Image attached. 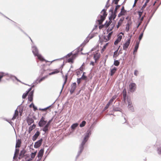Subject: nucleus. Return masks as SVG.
Returning <instances> with one entry per match:
<instances>
[{
	"instance_id": "obj_63",
	"label": "nucleus",
	"mask_w": 161,
	"mask_h": 161,
	"mask_svg": "<svg viewBox=\"0 0 161 161\" xmlns=\"http://www.w3.org/2000/svg\"><path fill=\"white\" fill-rule=\"evenodd\" d=\"M67 79V76L66 75L65 76V78L64 83H65L66 82Z\"/></svg>"
},
{
	"instance_id": "obj_47",
	"label": "nucleus",
	"mask_w": 161,
	"mask_h": 161,
	"mask_svg": "<svg viewBox=\"0 0 161 161\" xmlns=\"http://www.w3.org/2000/svg\"><path fill=\"white\" fill-rule=\"evenodd\" d=\"M143 33L141 34L139 37V41H140L142 39L143 37Z\"/></svg>"
},
{
	"instance_id": "obj_52",
	"label": "nucleus",
	"mask_w": 161,
	"mask_h": 161,
	"mask_svg": "<svg viewBox=\"0 0 161 161\" xmlns=\"http://www.w3.org/2000/svg\"><path fill=\"white\" fill-rule=\"evenodd\" d=\"M83 64L82 66L80 67L79 69L78 70H79L80 71L82 72L83 70Z\"/></svg>"
},
{
	"instance_id": "obj_13",
	"label": "nucleus",
	"mask_w": 161,
	"mask_h": 161,
	"mask_svg": "<svg viewBox=\"0 0 161 161\" xmlns=\"http://www.w3.org/2000/svg\"><path fill=\"white\" fill-rule=\"evenodd\" d=\"M124 17L121 18L119 21L118 25H117V27L118 28L122 24L124 20Z\"/></svg>"
},
{
	"instance_id": "obj_21",
	"label": "nucleus",
	"mask_w": 161,
	"mask_h": 161,
	"mask_svg": "<svg viewBox=\"0 0 161 161\" xmlns=\"http://www.w3.org/2000/svg\"><path fill=\"white\" fill-rule=\"evenodd\" d=\"M36 127V125L33 124L32 126H31L29 129L28 132L29 133H30L31 131L34 129Z\"/></svg>"
},
{
	"instance_id": "obj_30",
	"label": "nucleus",
	"mask_w": 161,
	"mask_h": 161,
	"mask_svg": "<svg viewBox=\"0 0 161 161\" xmlns=\"http://www.w3.org/2000/svg\"><path fill=\"white\" fill-rule=\"evenodd\" d=\"M47 76H46L42 77L40 79H39L37 80V81H38V83H40L41 81H42L44 80L47 77Z\"/></svg>"
},
{
	"instance_id": "obj_62",
	"label": "nucleus",
	"mask_w": 161,
	"mask_h": 161,
	"mask_svg": "<svg viewBox=\"0 0 161 161\" xmlns=\"http://www.w3.org/2000/svg\"><path fill=\"white\" fill-rule=\"evenodd\" d=\"M112 104L111 103H110V102L109 101V102H108V103L107 104V106H109V105H110V104Z\"/></svg>"
},
{
	"instance_id": "obj_18",
	"label": "nucleus",
	"mask_w": 161,
	"mask_h": 161,
	"mask_svg": "<svg viewBox=\"0 0 161 161\" xmlns=\"http://www.w3.org/2000/svg\"><path fill=\"white\" fill-rule=\"evenodd\" d=\"M60 71V69H56L54 70L51 73H49V75H53L54 74H57Z\"/></svg>"
},
{
	"instance_id": "obj_7",
	"label": "nucleus",
	"mask_w": 161,
	"mask_h": 161,
	"mask_svg": "<svg viewBox=\"0 0 161 161\" xmlns=\"http://www.w3.org/2000/svg\"><path fill=\"white\" fill-rule=\"evenodd\" d=\"M76 87V84L75 83H73L71 85V88L70 90L71 94L73 93L75 91Z\"/></svg>"
},
{
	"instance_id": "obj_19",
	"label": "nucleus",
	"mask_w": 161,
	"mask_h": 161,
	"mask_svg": "<svg viewBox=\"0 0 161 161\" xmlns=\"http://www.w3.org/2000/svg\"><path fill=\"white\" fill-rule=\"evenodd\" d=\"M32 89V87L30 88L28 90V91L26 92V93H25L23 94L22 95V98L23 99H25L26 98V97L27 96L28 94L29 93V92L31 91Z\"/></svg>"
},
{
	"instance_id": "obj_10",
	"label": "nucleus",
	"mask_w": 161,
	"mask_h": 161,
	"mask_svg": "<svg viewBox=\"0 0 161 161\" xmlns=\"http://www.w3.org/2000/svg\"><path fill=\"white\" fill-rule=\"evenodd\" d=\"M122 38V36L121 35L117 37V39L114 42V44L115 45H117L121 40Z\"/></svg>"
},
{
	"instance_id": "obj_43",
	"label": "nucleus",
	"mask_w": 161,
	"mask_h": 161,
	"mask_svg": "<svg viewBox=\"0 0 161 161\" xmlns=\"http://www.w3.org/2000/svg\"><path fill=\"white\" fill-rule=\"evenodd\" d=\"M54 61V60L52 61H48L46 60L45 62L46 63H48L47 64V65H50Z\"/></svg>"
},
{
	"instance_id": "obj_16",
	"label": "nucleus",
	"mask_w": 161,
	"mask_h": 161,
	"mask_svg": "<svg viewBox=\"0 0 161 161\" xmlns=\"http://www.w3.org/2000/svg\"><path fill=\"white\" fill-rule=\"evenodd\" d=\"M19 115V111L17 110H15L14 114L12 119V120H14Z\"/></svg>"
},
{
	"instance_id": "obj_28",
	"label": "nucleus",
	"mask_w": 161,
	"mask_h": 161,
	"mask_svg": "<svg viewBox=\"0 0 161 161\" xmlns=\"http://www.w3.org/2000/svg\"><path fill=\"white\" fill-rule=\"evenodd\" d=\"M139 42H137L135 46V49L134 50V53L135 52H136L137 51V50L138 48L139 47Z\"/></svg>"
},
{
	"instance_id": "obj_6",
	"label": "nucleus",
	"mask_w": 161,
	"mask_h": 161,
	"mask_svg": "<svg viewBox=\"0 0 161 161\" xmlns=\"http://www.w3.org/2000/svg\"><path fill=\"white\" fill-rule=\"evenodd\" d=\"M130 43V39L128 40L124 44L123 46V49L124 50H126Z\"/></svg>"
},
{
	"instance_id": "obj_29",
	"label": "nucleus",
	"mask_w": 161,
	"mask_h": 161,
	"mask_svg": "<svg viewBox=\"0 0 161 161\" xmlns=\"http://www.w3.org/2000/svg\"><path fill=\"white\" fill-rule=\"evenodd\" d=\"M48 127L49 126H48L47 125H46L43 128L42 130L43 131L45 132H46L48 130Z\"/></svg>"
},
{
	"instance_id": "obj_15",
	"label": "nucleus",
	"mask_w": 161,
	"mask_h": 161,
	"mask_svg": "<svg viewBox=\"0 0 161 161\" xmlns=\"http://www.w3.org/2000/svg\"><path fill=\"white\" fill-rule=\"evenodd\" d=\"M122 93H123V99H124V101H125L126 99V97H127L126 90L125 88H124L123 89Z\"/></svg>"
},
{
	"instance_id": "obj_22",
	"label": "nucleus",
	"mask_w": 161,
	"mask_h": 161,
	"mask_svg": "<svg viewBox=\"0 0 161 161\" xmlns=\"http://www.w3.org/2000/svg\"><path fill=\"white\" fill-rule=\"evenodd\" d=\"M117 69L116 67H114L113 69H111L110 72V75L113 76L117 71Z\"/></svg>"
},
{
	"instance_id": "obj_17",
	"label": "nucleus",
	"mask_w": 161,
	"mask_h": 161,
	"mask_svg": "<svg viewBox=\"0 0 161 161\" xmlns=\"http://www.w3.org/2000/svg\"><path fill=\"white\" fill-rule=\"evenodd\" d=\"M44 151V150L42 149H41L40 150L37 156L38 158H41L42 157Z\"/></svg>"
},
{
	"instance_id": "obj_57",
	"label": "nucleus",
	"mask_w": 161,
	"mask_h": 161,
	"mask_svg": "<svg viewBox=\"0 0 161 161\" xmlns=\"http://www.w3.org/2000/svg\"><path fill=\"white\" fill-rule=\"evenodd\" d=\"M128 107L131 110H132L133 109V108L132 106V104H131V105H130L129 106H128Z\"/></svg>"
},
{
	"instance_id": "obj_12",
	"label": "nucleus",
	"mask_w": 161,
	"mask_h": 161,
	"mask_svg": "<svg viewBox=\"0 0 161 161\" xmlns=\"http://www.w3.org/2000/svg\"><path fill=\"white\" fill-rule=\"evenodd\" d=\"M113 34V32L112 31L111 32H110L108 36H107V38H106V37H105L104 38V40H105V42H107L108 41H109L111 38V36Z\"/></svg>"
},
{
	"instance_id": "obj_44",
	"label": "nucleus",
	"mask_w": 161,
	"mask_h": 161,
	"mask_svg": "<svg viewBox=\"0 0 161 161\" xmlns=\"http://www.w3.org/2000/svg\"><path fill=\"white\" fill-rule=\"evenodd\" d=\"M28 99L29 101L30 102H31L33 100V97L30 96H28Z\"/></svg>"
},
{
	"instance_id": "obj_35",
	"label": "nucleus",
	"mask_w": 161,
	"mask_h": 161,
	"mask_svg": "<svg viewBox=\"0 0 161 161\" xmlns=\"http://www.w3.org/2000/svg\"><path fill=\"white\" fill-rule=\"evenodd\" d=\"M119 62L118 60H115L114 62V64L116 66L119 65Z\"/></svg>"
},
{
	"instance_id": "obj_46",
	"label": "nucleus",
	"mask_w": 161,
	"mask_h": 161,
	"mask_svg": "<svg viewBox=\"0 0 161 161\" xmlns=\"http://www.w3.org/2000/svg\"><path fill=\"white\" fill-rule=\"evenodd\" d=\"M120 6L119 5H118L116 6L114 10V12L115 13H116L117 12V9L119 8Z\"/></svg>"
},
{
	"instance_id": "obj_20",
	"label": "nucleus",
	"mask_w": 161,
	"mask_h": 161,
	"mask_svg": "<svg viewBox=\"0 0 161 161\" xmlns=\"http://www.w3.org/2000/svg\"><path fill=\"white\" fill-rule=\"evenodd\" d=\"M21 144V141L20 139H18L16 140V147H19Z\"/></svg>"
},
{
	"instance_id": "obj_25",
	"label": "nucleus",
	"mask_w": 161,
	"mask_h": 161,
	"mask_svg": "<svg viewBox=\"0 0 161 161\" xmlns=\"http://www.w3.org/2000/svg\"><path fill=\"white\" fill-rule=\"evenodd\" d=\"M27 122L29 125H30L31 124L34 122V120L32 118H28L27 119Z\"/></svg>"
},
{
	"instance_id": "obj_64",
	"label": "nucleus",
	"mask_w": 161,
	"mask_h": 161,
	"mask_svg": "<svg viewBox=\"0 0 161 161\" xmlns=\"http://www.w3.org/2000/svg\"><path fill=\"white\" fill-rule=\"evenodd\" d=\"M72 55V53H69L68 54L67 56H68L69 57H70Z\"/></svg>"
},
{
	"instance_id": "obj_49",
	"label": "nucleus",
	"mask_w": 161,
	"mask_h": 161,
	"mask_svg": "<svg viewBox=\"0 0 161 161\" xmlns=\"http://www.w3.org/2000/svg\"><path fill=\"white\" fill-rule=\"evenodd\" d=\"M158 151L159 154H161V147L158 148Z\"/></svg>"
},
{
	"instance_id": "obj_53",
	"label": "nucleus",
	"mask_w": 161,
	"mask_h": 161,
	"mask_svg": "<svg viewBox=\"0 0 161 161\" xmlns=\"http://www.w3.org/2000/svg\"><path fill=\"white\" fill-rule=\"evenodd\" d=\"M81 79H82L81 78L77 79V82L78 84H79L80 83Z\"/></svg>"
},
{
	"instance_id": "obj_9",
	"label": "nucleus",
	"mask_w": 161,
	"mask_h": 161,
	"mask_svg": "<svg viewBox=\"0 0 161 161\" xmlns=\"http://www.w3.org/2000/svg\"><path fill=\"white\" fill-rule=\"evenodd\" d=\"M26 153V151L25 150L23 149L22 150L19 154V159H20L24 156L25 157V154Z\"/></svg>"
},
{
	"instance_id": "obj_33",
	"label": "nucleus",
	"mask_w": 161,
	"mask_h": 161,
	"mask_svg": "<svg viewBox=\"0 0 161 161\" xmlns=\"http://www.w3.org/2000/svg\"><path fill=\"white\" fill-rule=\"evenodd\" d=\"M130 25L129 23H128L126 25L125 30L127 32L129 30Z\"/></svg>"
},
{
	"instance_id": "obj_14",
	"label": "nucleus",
	"mask_w": 161,
	"mask_h": 161,
	"mask_svg": "<svg viewBox=\"0 0 161 161\" xmlns=\"http://www.w3.org/2000/svg\"><path fill=\"white\" fill-rule=\"evenodd\" d=\"M100 53H96L94 54V58L96 62L97 60L99 59V58L100 57Z\"/></svg>"
},
{
	"instance_id": "obj_2",
	"label": "nucleus",
	"mask_w": 161,
	"mask_h": 161,
	"mask_svg": "<svg viewBox=\"0 0 161 161\" xmlns=\"http://www.w3.org/2000/svg\"><path fill=\"white\" fill-rule=\"evenodd\" d=\"M107 15L105 9H103L101 12V14L100 15V19L98 20L99 24H101L103 21L105 19Z\"/></svg>"
},
{
	"instance_id": "obj_34",
	"label": "nucleus",
	"mask_w": 161,
	"mask_h": 161,
	"mask_svg": "<svg viewBox=\"0 0 161 161\" xmlns=\"http://www.w3.org/2000/svg\"><path fill=\"white\" fill-rule=\"evenodd\" d=\"M38 58L42 61H45V60L40 54L38 55V56H37Z\"/></svg>"
},
{
	"instance_id": "obj_23",
	"label": "nucleus",
	"mask_w": 161,
	"mask_h": 161,
	"mask_svg": "<svg viewBox=\"0 0 161 161\" xmlns=\"http://www.w3.org/2000/svg\"><path fill=\"white\" fill-rule=\"evenodd\" d=\"M120 47V46L119 47L118 49L115 51L114 53V55H113V57L114 58H116L117 57H118L119 54V53H118V51L119 49V47Z\"/></svg>"
},
{
	"instance_id": "obj_36",
	"label": "nucleus",
	"mask_w": 161,
	"mask_h": 161,
	"mask_svg": "<svg viewBox=\"0 0 161 161\" xmlns=\"http://www.w3.org/2000/svg\"><path fill=\"white\" fill-rule=\"evenodd\" d=\"M5 75V74L3 72H0V81H1V79Z\"/></svg>"
},
{
	"instance_id": "obj_4",
	"label": "nucleus",
	"mask_w": 161,
	"mask_h": 161,
	"mask_svg": "<svg viewBox=\"0 0 161 161\" xmlns=\"http://www.w3.org/2000/svg\"><path fill=\"white\" fill-rule=\"evenodd\" d=\"M47 123V121L45 120V118L43 117H42L41 120L38 123L39 125L42 127L43 126Z\"/></svg>"
},
{
	"instance_id": "obj_24",
	"label": "nucleus",
	"mask_w": 161,
	"mask_h": 161,
	"mask_svg": "<svg viewBox=\"0 0 161 161\" xmlns=\"http://www.w3.org/2000/svg\"><path fill=\"white\" fill-rule=\"evenodd\" d=\"M32 52L33 53V54L35 56H38V55H39V54L38 52V51L37 49L36 48H35L32 51Z\"/></svg>"
},
{
	"instance_id": "obj_45",
	"label": "nucleus",
	"mask_w": 161,
	"mask_h": 161,
	"mask_svg": "<svg viewBox=\"0 0 161 161\" xmlns=\"http://www.w3.org/2000/svg\"><path fill=\"white\" fill-rule=\"evenodd\" d=\"M108 45V43H106L105 45L103 46V48L102 49V51H104V50L105 49L107 46Z\"/></svg>"
},
{
	"instance_id": "obj_3",
	"label": "nucleus",
	"mask_w": 161,
	"mask_h": 161,
	"mask_svg": "<svg viewBox=\"0 0 161 161\" xmlns=\"http://www.w3.org/2000/svg\"><path fill=\"white\" fill-rule=\"evenodd\" d=\"M136 89V85L135 83H131L129 85V89L131 92H133Z\"/></svg>"
},
{
	"instance_id": "obj_54",
	"label": "nucleus",
	"mask_w": 161,
	"mask_h": 161,
	"mask_svg": "<svg viewBox=\"0 0 161 161\" xmlns=\"http://www.w3.org/2000/svg\"><path fill=\"white\" fill-rule=\"evenodd\" d=\"M138 72L137 70H135L134 71V75L136 76H137L138 75Z\"/></svg>"
},
{
	"instance_id": "obj_40",
	"label": "nucleus",
	"mask_w": 161,
	"mask_h": 161,
	"mask_svg": "<svg viewBox=\"0 0 161 161\" xmlns=\"http://www.w3.org/2000/svg\"><path fill=\"white\" fill-rule=\"evenodd\" d=\"M68 62L73 63L74 62V60L73 59L71 58L68 59Z\"/></svg>"
},
{
	"instance_id": "obj_42",
	"label": "nucleus",
	"mask_w": 161,
	"mask_h": 161,
	"mask_svg": "<svg viewBox=\"0 0 161 161\" xmlns=\"http://www.w3.org/2000/svg\"><path fill=\"white\" fill-rule=\"evenodd\" d=\"M19 152V149H16L15 152V155H18Z\"/></svg>"
},
{
	"instance_id": "obj_56",
	"label": "nucleus",
	"mask_w": 161,
	"mask_h": 161,
	"mask_svg": "<svg viewBox=\"0 0 161 161\" xmlns=\"http://www.w3.org/2000/svg\"><path fill=\"white\" fill-rule=\"evenodd\" d=\"M52 119H51V120H50L48 122H47V125L48 126H49V125L50 124V123L52 121Z\"/></svg>"
},
{
	"instance_id": "obj_32",
	"label": "nucleus",
	"mask_w": 161,
	"mask_h": 161,
	"mask_svg": "<svg viewBox=\"0 0 161 161\" xmlns=\"http://www.w3.org/2000/svg\"><path fill=\"white\" fill-rule=\"evenodd\" d=\"M78 124L77 123H75L73 124L71 126V128L73 129H74L75 128L78 126Z\"/></svg>"
},
{
	"instance_id": "obj_41",
	"label": "nucleus",
	"mask_w": 161,
	"mask_h": 161,
	"mask_svg": "<svg viewBox=\"0 0 161 161\" xmlns=\"http://www.w3.org/2000/svg\"><path fill=\"white\" fill-rule=\"evenodd\" d=\"M29 94L28 95L29 96L33 97V91H30L29 92Z\"/></svg>"
},
{
	"instance_id": "obj_59",
	"label": "nucleus",
	"mask_w": 161,
	"mask_h": 161,
	"mask_svg": "<svg viewBox=\"0 0 161 161\" xmlns=\"http://www.w3.org/2000/svg\"><path fill=\"white\" fill-rule=\"evenodd\" d=\"M147 3H145L143 5V7H142V8H145V7L147 6Z\"/></svg>"
},
{
	"instance_id": "obj_50",
	"label": "nucleus",
	"mask_w": 161,
	"mask_h": 161,
	"mask_svg": "<svg viewBox=\"0 0 161 161\" xmlns=\"http://www.w3.org/2000/svg\"><path fill=\"white\" fill-rule=\"evenodd\" d=\"M119 0H113V2L115 4H117Z\"/></svg>"
},
{
	"instance_id": "obj_51",
	"label": "nucleus",
	"mask_w": 161,
	"mask_h": 161,
	"mask_svg": "<svg viewBox=\"0 0 161 161\" xmlns=\"http://www.w3.org/2000/svg\"><path fill=\"white\" fill-rule=\"evenodd\" d=\"M128 106H129L130 105H131V104H132V103L130 100H128Z\"/></svg>"
},
{
	"instance_id": "obj_27",
	"label": "nucleus",
	"mask_w": 161,
	"mask_h": 161,
	"mask_svg": "<svg viewBox=\"0 0 161 161\" xmlns=\"http://www.w3.org/2000/svg\"><path fill=\"white\" fill-rule=\"evenodd\" d=\"M117 97V96L116 95H114L112 97V98L110 100L109 102L110 103H111L112 104L114 100Z\"/></svg>"
},
{
	"instance_id": "obj_5",
	"label": "nucleus",
	"mask_w": 161,
	"mask_h": 161,
	"mask_svg": "<svg viewBox=\"0 0 161 161\" xmlns=\"http://www.w3.org/2000/svg\"><path fill=\"white\" fill-rule=\"evenodd\" d=\"M42 140L41 139L35 142L34 145V147L37 148L40 147L42 143Z\"/></svg>"
},
{
	"instance_id": "obj_26",
	"label": "nucleus",
	"mask_w": 161,
	"mask_h": 161,
	"mask_svg": "<svg viewBox=\"0 0 161 161\" xmlns=\"http://www.w3.org/2000/svg\"><path fill=\"white\" fill-rule=\"evenodd\" d=\"M25 161H31L32 160L31 158H30L29 155H25Z\"/></svg>"
},
{
	"instance_id": "obj_37",
	"label": "nucleus",
	"mask_w": 161,
	"mask_h": 161,
	"mask_svg": "<svg viewBox=\"0 0 161 161\" xmlns=\"http://www.w3.org/2000/svg\"><path fill=\"white\" fill-rule=\"evenodd\" d=\"M82 72L80 71L79 70H78V69L77 70V71H76V75L78 77H79L80 75Z\"/></svg>"
},
{
	"instance_id": "obj_8",
	"label": "nucleus",
	"mask_w": 161,
	"mask_h": 161,
	"mask_svg": "<svg viewBox=\"0 0 161 161\" xmlns=\"http://www.w3.org/2000/svg\"><path fill=\"white\" fill-rule=\"evenodd\" d=\"M126 12V11L125 10L124 6H123L121 8V12L119 14L118 16L119 17L121 16L124 15Z\"/></svg>"
},
{
	"instance_id": "obj_60",
	"label": "nucleus",
	"mask_w": 161,
	"mask_h": 161,
	"mask_svg": "<svg viewBox=\"0 0 161 161\" xmlns=\"http://www.w3.org/2000/svg\"><path fill=\"white\" fill-rule=\"evenodd\" d=\"M32 105H33V107L34 109V110H35L36 109H37V108L35 106L34 104H32Z\"/></svg>"
},
{
	"instance_id": "obj_58",
	"label": "nucleus",
	"mask_w": 161,
	"mask_h": 161,
	"mask_svg": "<svg viewBox=\"0 0 161 161\" xmlns=\"http://www.w3.org/2000/svg\"><path fill=\"white\" fill-rule=\"evenodd\" d=\"M48 108V107L47 108H43V109H40V110H41L42 111H46Z\"/></svg>"
},
{
	"instance_id": "obj_31",
	"label": "nucleus",
	"mask_w": 161,
	"mask_h": 161,
	"mask_svg": "<svg viewBox=\"0 0 161 161\" xmlns=\"http://www.w3.org/2000/svg\"><path fill=\"white\" fill-rule=\"evenodd\" d=\"M86 123V122L85 121H82L80 125V126L81 127H84Z\"/></svg>"
},
{
	"instance_id": "obj_39",
	"label": "nucleus",
	"mask_w": 161,
	"mask_h": 161,
	"mask_svg": "<svg viewBox=\"0 0 161 161\" xmlns=\"http://www.w3.org/2000/svg\"><path fill=\"white\" fill-rule=\"evenodd\" d=\"M36 152H35V153H31V157L32 159L35 158V157L36 156Z\"/></svg>"
},
{
	"instance_id": "obj_1",
	"label": "nucleus",
	"mask_w": 161,
	"mask_h": 161,
	"mask_svg": "<svg viewBox=\"0 0 161 161\" xmlns=\"http://www.w3.org/2000/svg\"><path fill=\"white\" fill-rule=\"evenodd\" d=\"M88 134H86V135L85 136L84 138L83 141L81 144L80 146V151L78 153V154L77 155V157H78L82 152L84 149V146L86 143V142L87 141V140H88Z\"/></svg>"
},
{
	"instance_id": "obj_55",
	"label": "nucleus",
	"mask_w": 161,
	"mask_h": 161,
	"mask_svg": "<svg viewBox=\"0 0 161 161\" xmlns=\"http://www.w3.org/2000/svg\"><path fill=\"white\" fill-rule=\"evenodd\" d=\"M112 22V21L111 20H110V21H109V22L107 23L106 24V26L107 27H108L109 25H110V24Z\"/></svg>"
},
{
	"instance_id": "obj_61",
	"label": "nucleus",
	"mask_w": 161,
	"mask_h": 161,
	"mask_svg": "<svg viewBox=\"0 0 161 161\" xmlns=\"http://www.w3.org/2000/svg\"><path fill=\"white\" fill-rule=\"evenodd\" d=\"M112 28H111V29H109V28L107 29V32H108L110 31H111L112 30Z\"/></svg>"
},
{
	"instance_id": "obj_38",
	"label": "nucleus",
	"mask_w": 161,
	"mask_h": 161,
	"mask_svg": "<svg viewBox=\"0 0 161 161\" xmlns=\"http://www.w3.org/2000/svg\"><path fill=\"white\" fill-rule=\"evenodd\" d=\"M85 73V72H83V75L81 77V78L83 80H86L87 78L86 76L84 75Z\"/></svg>"
},
{
	"instance_id": "obj_11",
	"label": "nucleus",
	"mask_w": 161,
	"mask_h": 161,
	"mask_svg": "<svg viewBox=\"0 0 161 161\" xmlns=\"http://www.w3.org/2000/svg\"><path fill=\"white\" fill-rule=\"evenodd\" d=\"M40 134V132L39 131H37L33 136L32 140L33 141H35L37 139Z\"/></svg>"
},
{
	"instance_id": "obj_48",
	"label": "nucleus",
	"mask_w": 161,
	"mask_h": 161,
	"mask_svg": "<svg viewBox=\"0 0 161 161\" xmlns=\"http://www.w3.org/2000/svg\"><path fill=\"white\" fill-rule=\"evenodd\" d=\"M76 56V54H75L72 55V56L71 58H72V59H73V60H74L75 59V58Z\"/></svg>"
}]
</instances>
